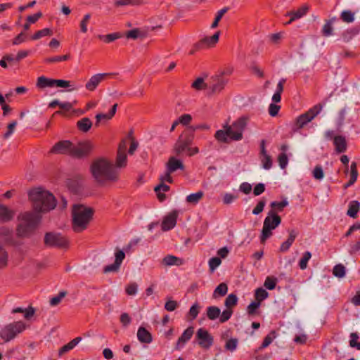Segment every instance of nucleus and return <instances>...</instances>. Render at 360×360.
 I'll return each mask as SVG.
<instances>
[{"instance_id":"33","label":"nucleus","mask_w":360,"mask_h":360,"mask_svg":"<svg viewBox=\"0 0 360 360\" xmlns=\"http://www.w3.org/2000/svg\"><path fill=\"white\" fill-rule=\"evenodd\" d=\"M127 165V155L126 153H124L123 150H117L116 162H115V168H122L126 167Z\"/></svg>"},{"instance_id":"52","label":"nucleus","mask_w":360,"mask_h":360,"mask_svg":"<svg viewBox=\"0 0 360 360\" xmlns=\"http://www.w3.org/2000/svg\"><path fill=\"white\" fill-rule=\"evenodd\" d=\"M333 273L338 278H343L345 276V268L342 264H338L333 267Z\"/></svg>"},{"instance_id":"19","label":"nucleus","mask_w":360,"mask_h":360,"mask_svg":"<svg viewBox=\"0 0 360 360\" xmlns=\"http://www.w3.org/2000/svg\"><path fill=\"white\" fill-rule=\"evenodd\" d=\"M194 333V328L192 326L187 328L181 335L179 338L175 349L176 350L181 349L185 344L192 338Z\"/></svg>"},{"instance_id":"8","label":"nucleus","mask_w":360,"mask_h":360,"mask_svg":"<svg viewBox=\"0 0 360 360\" xmlns=\"http://www.w3.org/2000/svg\"><path fill=\"white\" fill-rule=\"evenodd\" d=\"M44 243L46 246L58 249H68L70 242L68 238L57 232H47L45 233Z\"/></svg>"},{"instance_id":"18","label":"nucleus","mask_w":360,"mask_h":360,"mask_svg":"<svg viewBox=\"0 0 360 360\" xmlns=\"http://www.w3.org/2000/svg\"><path fill=\"white\" fill-rule=\"evenodd\" d=\"M178 217V212L174 210L167 214L163 219L162 223V229L164 231H169L173 229L176 224V219Z\"/></svg>"},{"instance_id":"20","label":"nucleus","mask_w":360,"mask_h":360,"mask_svg":"<svg viewBox=\"0 0 360 360\" xmlns=\"http://www.w3.org/2000/svg\"><path fill=\"white\" fill-rule=\"evenodd\" d=\"M333 144L335 151L338 153H342L346 151L347 144L345 138L343 136L338 135L334 136Z\"/></svg>"},{"instance_id":"54","label":"nucleus","mask_w":360,"mask_h":360,"mask_svg":"<svg viewBox=\"0 0 360 360\" xmlns=\"http://www.w3.org/2000/svg\"><path fill=\"white\" fill-rule=\"evenodd\" d=\"M70 58V54H65L63 56H58L54 57L48 58L45 60L46 63H56V62H60V61H65L69 60Z\"/></svg>"},{"instance_id":"25","label":"nucleus","mask_w":360,"mask_h":360,"mask_svg":"<svg viewBox=\"0 0 360 360\" xmlns=\"http://www.w3.org/2000/svg\"><path fill=\"white\" fill-rule=\"evenodd\" d=\"M92 122L88 117H83L77 122V127L79 131L86 133L92 127Z\"/></svg>"},{"instance_id":"21","label":"nucleus","mask_w":360,"mask_h":360,"mask_svg":"<svg viewBox=\"0 0 360 360\" xmlns=\"http://www.w3.org/2000/svg\"><path fill=\"white\" fill-rule=\"evenodd\" d=\"M137 338L141 343L149 344L153 341L151 333L144 327H140L137 331Z\"/></svg>"},{"instance_id":"14","label":"nucleus","mask_w":360,"mask_h":360,"mask_svg":"<svg viewBox=\"0 0 360 360\" xmlns=\"http://www.w3.org/2000/svg\"><path fill=\"white\" fill-rule=\"evenodd\" d=\"M115 262L113 264L105 266L103 268V273L117 272L120 270L122 261L125 258V253L123 250H117L115 252Z\"/></svg>"},{"instance_id":"37","label":"nucleus","mask_w":360,"mask_h":360,"mask_svg":"<svg viewBox=\"0 0 360 360\" xmlns=\"http://www.w3.org/2000/svg\"><path fill=\"white\" fill-rule=\"evenodd\" d=\"M203 195L204 193L202 191L191 193L186 197V202L192 205H195L202 198Z\"/></svg>"},{"instance_id":"50","label":"nucleus","mask_w":360,"mask_h":360,"mask_svg":"<svg viewBox=\"0 0 360 360\" xmlns=\"http://www.w3.org/2000/svg\"><path fill=\"white\" fill-rule=\"evenodd\" d=\"M53 34V31L49 28H44L43 30L37 31L32 37V40L39 39L45 36H51Z\"/></svg>"},{"instance_id":"1","label":"nucleus","mask_w":360,"mask_h":360,"mask_svg":"<svg viewBox=\"0 0 360 360\" xmlns=\"http://www.w3.org/2000/svg\"><path fill=\"white\" fill-rule=\"evenodd\" d=\"M90 172L94 181L99 186H105L119 181V172L113 163L108 160L101 158L92 162Z\"/></svg>"},{"instance_id":"10","label":"nucleus","mask_w":360,"mask_h":360,"mask_svg":"<svg viewBox=\"0 0 360 360\" xmlns=\"http://www.w3.org/2000/svg\"><path fill=\"white\" fill-rule=\"evenodd\" d=\"M247 117H241L228 127L232 140L239 141L243 139V132L247 125Z\"/></svg>"},{"instance_id":"29","label":"nucleus","mask_w":360,"mask_h":360,"mask_svg":"<svg viewBox=\"0 0 360 360\" xmlns=\"http://www.w3.org/2000/svg\"><path fill=\"white\" fill-rule=\"evenodd\" d=\"M82 340L81 337H77L75 339L72 340L70 342H69L68 344L65 345L60 349L58 352V355L60 356L63 355L65 353L69 352L70 350L72 349L79 342H80Z\"/></svg>"},{"instance_id":"55","label":"nucleus","mask_w":360,"mask_h":360,"mask_svg":"<svg viewBox=\"0 0 360 360\" xmlns=\"http://www.w3.org/2000/svg\"><path fill=\"white\" fill-rule=\"evenodd\" d=\"M232 314H233V310L231 309L226 308V309H224L222 311V313L219 317V321L221 323H224V322L227 321L228 320L230 319Z\"/></svg>"},{"instance_id":"4","label":"nucleus","mask_w":360,"mask_h":360,"mask_svg":"<svg viewBox=\"0 0 360 360\" xmlns=\"http://www.w3.org/2000/svg\"><path fill=\"white\" fill-rule=\"evenodd\" d=\"M94 210L82 205H74L72 210V229L76 233L85 230L92 219Z\"/></svg>"},{"instance_id":"35","label":"nucleus","mask_w":360,"mask_h":360,"mask_svg":"<svg viewBox=\"0 0 360 360\" xmlns=\"http://www.w3.org/2000/svg\"><path fill=\"white\" fill-rule=\"evenodd\" d=\"M143 4L142 0H115L114 1L115 7H122L126 6H139Z\"/></svg>"},{"instance_id":"27","label":"nucleus","mask_w":360,"mask_h":360,"mask_svg":"<svg viewBox=\"0 0 360 360\" xmlns=\"http://www.w3.org/2000/svg\"><path fill=\"white\" fill-rule=\"evenodd\" d=\"M162 262L165 266H181L184 264L182 259L171 255L165 256Z\"/></svg>"},{"instance_id":"62","label":"nucleus","mask_w":360,"mask_h":360,"mask_svg":"<svg viewBox=\"0 0 360 360\" xmlns=\"http://www.w3.org/2000/svg\"><path fill=\"white\" fill-rule=\"evenodd\" d=\"M138 285L136 283H131L126 287V293L129 295H134L136 294Z\"/></svg>"},{"instance_id":"9","label":"nucleus","mask_w":360,"mask_h":360,"mask_svg":"<svg viewBox=\"0 0 360 360\" xmlns=\"http://www.w3.org/2000/svg\"><path fill=\"white\" fill-rule=\"evenodd\" d=\"M194 129L192 131H185L179 137L174 145V152L177 155L187 151L194 139Z\"/></svg>"},{"instance_id":"38","label":"nucleus","mask_w":360,"mask_h":360,"mask_svg":"<svg viewBox=\"0 0 360 360\" xmlns=\"http://www.w3.org/2000/svg\"><path fill=\"white\" fill-rule=\"evenodd\" d=\"M221 314V310L215 306L208 307L207 308V316L210 320H215Z\"/></svg>"},{"instance_id":"3","label":"nucleus","mask_w":360,"mask_h":360,"mask_svg":"<svg viewBox=\"0 0 360 360\" xmlns=\"http://www.w3.org/2000/svg\"><path fill=\"white\" fill-rule=\"evenodd\" d=\"M41 216L34 212H20L17 217L16 236L18 238H28L36 230Z\"/></svg>"},{"instance_id":"64","label":"nucleus","mask_w":360,"mask_h":360,"mask_svg":"<svg viewBox=\"0 0 360 360\" xmlns=\"http://www.w3.org/2000/svg\"><path fill=\"white\" fill-rule=\"evenodd\" d=\"M120 323L124 327L128 326L131 321V319L127 313H122L120 315Z\"/></svg>"},{"instance_id":"41","label":"nucleus","mask_w":360,"mask_h":360,"mask_svg":"<svg viewBox=\"0 0 360 360\" xmlns=\"http://www.w3.org/2000/svg\"><path fill=\"white\" fill-rule=\"evenodd\" d=\"M276 338V332L275 330H271L269 334H268L264 339L263 342L261 346L259 347V350H262L266 347H267Z\"/></svg>"},{"instance_id":"26","label":"nucleus","mask_w":360,"mask_h":360,"mask_svg":"<svg viewBox=\"0 0 360 360\" xmlns=\"http://www.w3.org/2000/svg\"><path fill=\"white\" fill-rule=\"evenodd\" d=\"M117 104L115 103L112 106V108L109 111L108 113L104 114V113H99L96 115V122L95 125L98 126L99 122L101 120H110L116 113Z\"/></svg>"},{"instance_id":"16","label":"nucleus","mask_w":360,"mask_h":360,"mask_svg":"<svg viewBox=\"0 0 360 360\" xmlns=\"http://www.w3.org/2000/svg\"><path fill=\"white\" fill-rule=\"evenodd\" d=\"M72 143L70 141H60L56 143L51 150L53 153L66 154L72 156Z\"/></svg>"},{"instance_id":"6","label":"nucleus","mask_w":360,"mask_h":360,"mask_svg":"<svg viewBox=\"0 0 360 360\" xmlns=\"http://www.w3.org/2000/svg\"><path fill=\"white\" fill-rule=\"evenodd\" d=\"M281 223V218L274 210L268 212L264 219L260 240L264 243L269 238L272 236V230L275 229Z\"/></svg>"},{"instance_id":"39","label":"nucleus","mask_w":360,"mask_h":360,"mask_svg":"<svg viewBox=\"0 0 360 360\" xmlns=\"http://www.w3.org/2000/svg\"><path fill=\"white\" fill-rule=\"evenodd\" d=\"M215 138L220 142L227 143L228 142V136L231 138V133H229V129L228 127L225 131L224 130H218L215 134Z\"/></svg>"},{"instance_id":"46","label":"nucleus","mask_w":360,"mask_h":360,"mask_svg":"<svg viewBox=\"0 0 360 360\" xmlns=\"http://www.w3.org/2000/svg\"><path fill=\"white\" fill-rule=\"evenodd\" d=\"M229 9V7H224L217 13L216 17L211 25V28H216L218 26L219 22L221 20L224 15L227 13Z\"/></svg>"},{"instance_id":"5","label":"nucleus","mask_w":360,"mask_h":360,"mask_svg":"<svg viewBox=\"0 0 360 360\" xmlns=\"http://www.w3.org/2000/svg\"><path fill=\"white\" fill-rule=\"evenodd\" d=\"M27 327V326L22 321L8 323L0 330V338L4 342H10L22 333Z\"/></svg>"},{"instance_id":"15","label":"nucleus","mask_w":360,"mask_h":360,"mask_svg":"<svg viewBox=\"0 0 360 360\" xmlns=\"http://www.w3.org/2000/svg\"><path fill=\"white\" fill-rule=\"evenodd\" d=\"M112 75V73H98L94 75L86 83L85 88L89 91H94L101 82Z\"/></svg>"},{"instance_id":"61","label":"nucleus","mask_w":360,"mask_h":360,"mask_svg":"<svg viewBox=\"0 0 360 360\" xmlns=\"http://www.w3.org/2000/svg\"><path fill=\"white\" fill-rule=\"evenodd\" d=\"M278 161L279 166L282 169H285L288 165V159L287 155L285 153H282L278 155Z\"/></svg>"},{"instance_id":"32","label":"nucleus","mask_w":360,"mask_h":360,"mask_svg":"<svg viewBox=\"0 0 360 360\" xmlns=\"http://www.w3.org/2000/svg\"><path fill=\"white\" fill-rule=\"evenodd\" d=\"M285 81H286L285 79L282 78L278 82V83L277 84L276 91V92L274 93V94L272 96V101L274 103H278V102L281 101V94H282V92L283 91V85H284Z\"/></svg>"},{"instance_id":"11","label":"nucleus","mask_w":360,"mask_h":360,"mask_svg":"<svg viewBox=\"0 0 360 360\" xmlns=\"http://www.w3.org/2000/svg\"><path fill=\"white\" fill-rule=\"evenodd\" d=\"M224 74V72H221L209 79L208 89L211 90V94H217L224 89L227 83V80L223 77Z\"/></svg>"},{"instance_id":"57","label":"nucleus","mask_w":360,"mask_h":360,"mask_svg":"<svg viewBox=\"0 0 360 360\" xmlns=\"http://www.w3.org/2000/svg\"><path fill=\"white\" fill-rule=\"evenodd\" d=\"M67 295V292L66 291H60L59 292V294L56 296V297H52L51 300H50V304L51 306H56L58 305L61 300Z\"/></svg>"},{"instance_id":"63","label":"nucleus","mask_w":360,"mask_h":360,"mask_svg":"<svg viewBox=\"0 0 360 360\" xmlns=\"http://www.w3.org/2000/svg\"><path fill=\"white\" fill-rule=\"evenodd\" d=\"M265 205V200H261L260 201H259L256 207L253 209L252 214L255 215L260 214L263 211Z\"/></svg>"},{"instance_id":"53","label":"nucleus","mask_w":360,"mask_h":360,"mask_svg":"<svg viewBox=\"0 0 360 360\" xmlns=\"http://www.w3.org/2000/svg\"><path fill=\"white\" fill-rule=\"evenodd\" d=\"M277 283V278L272 276H268L266 277L264 285L266 288L268 290H274L276 288Z\"/></svg>"},{"instance_id":"31","label":"nucleus","mask_w":360,"mask_h":360,"mask_svg":"<svg viewBox=\"0 0 360 360\" xmlns=\"http://www.w3.org/2000/svg\"><path fill=\"white\" fill-rule=\"evenodd\" d=\"M360 209V203L357 200H352L349 202L347 214L352 218H356L357 213Z\"/></svg>"},{"instance_id":"49","label":"nucleus","mask_w":360,"mask_h":360,"mask_svg":"<svg viewBox=\"0 0 360 360\" xmlns=\"http://www.w3.org/2000/svg\"><path fill=\"white\" fill-rule=\"evenodd\" d=\"M340 18L345 22H352L354 20V13L349 10L343 11L340 14Z\"/></svg>"},{"instance_id":"12","label":"nucleus","mask_w":360,"mask_h":360,"mask_svg":"<svg viewBox=\"0 0 360 360\" xmlns=\"http://www.w3.org/2000/svg\"><path fill=\"white\" fill-rule=\"evenodd\" d=\"M93 149V145L89 141L72 143V156L77 158H82L87 156Z\"/></svg>"},{"instance_id":"2","label":"nucleus","mask_w":360,"mask_h":360,"mask_svg":"<svg viewBox=\"0 0 360 360\" xmlns=\"http://www.w3.org/2000/svg\"><path fill=\"white\" fill-rule=\"evenodd\" d=\"M35 213L40 214L53 210L56 206V200L53 195L42 188H36L28 193Z\"/></svg>"},{"instance_id":"59","label":"nucleus","mask_w":360,"mask_h":360,"mask_svg":"<svg viewBox=\"0 0 360 360\" xmlns=\"http://www.w3.org/2000/svg\"><path fill=\"white\" fill-rule=\"evenodd\" d=\"M261 161L264 169H269L271 167L272 160L269 155L262 156Z\"/></svg>"},{"instance_id":"43","label":"nucleus","mask_w":360,"mask_h":360,"mask_svg":"<svg viewBox=\"0 0 360 360\" xmlns=\"http://www.w3.org/2000/svg\"><path fill=\"white\" fill-rule=\"evenodd\" d=\"M228 292V285L225 283H220L214 290L213 297L216 298L217 296L223 297L226 295Z\"/></svg>"},{"instance_id":"44","label":"nucleus","mask_w":360,"mask_h":360,"mask_svg":"<svg viewBox=\"0 0 360 360\" xmlns=\"http://www.w3.org/2000/svg\"><path fill=\"white\" fill-rule=\"evenodd\" d=\"M269 296L268 292L262 288H257L255 292V300L257 302H261L267 298Z\"/></svg>"},{"instance_id":"47","label":"nucleus","mask_w":360,"mask_h":360,"mask_svg":"<svg viewBox=\"0 0 360 360\" xmlns=\"http://www.w3.org/2000/svg\"><path fill=\"white\" fill-rule=\"evenodd\" d=\"M191 86L198 91L205 89H208V82L205 83L204 79L202 77H198L193 82Z\"/></svg>"},{"instance_id":"22","label":"nucleus","mask_w":360,"mask_h":360,"mask_svg":"<svg viewBox=\"0 0 360 360\" xmlns=\"http://www.w3.org/2000/svg\"><path fill=\"white\" fill-rule=\"evenodd\" d=\"M15 212L8 207L0 205V221L7 222L12 220L14 217Z\"/></svg>"},{"instance_id":"36","label":"nucleus","mask_w":360,"mask_h":360,"mask_svg":"<svg viewBox=\"0 0 360 360\" xmlns=\"http://www.w3.org/2000/svg\"><path fill=\"white\" fill-rule=\"evenodd\" d=\"M335 20V18H333L332 19L326 21L322 29V34L324 37H329L332 35L333 30V23Z\"/></svg>"},{"instance_id":"45","label":"nucleus","mask_w":360,"mask_h":360,"mask_svg":"<svg viewBox=\"0 0 360 360\" xmlns=\"http://www.w3.org/2000/svg\"><path fill=\"white\" fill-rule=\"evenodd\" d=\"M122 37V34L119 32H114L106 35H98V37L100 39L104 40L106 43L112 42Z\"/></svg>"},{"instance_id":"42","label":"nucleus","mask_w":360,"mask_h":360,"mask_svg":"<svg viewBox=\"0 0 360 360\" xmlns=\"http://www.w3.org/2000/svg\"><path fill=\"white\" fill-rule=\"evenodd\" d=\"M238 301V298L236 295L235 294H230L229 295L225 301H224V305L228 309H231L237 305Z\"/></svg>"},{"instance_id":"40","label":"nucleus","mask_w":360,"mask_h":360,"mask_svg":"<svg viewBox=\"0 0 360 360\" xmlns=\"http://www.w3.org/2000/svg\"><path fill=\"white\" fill-rule=\"evenodd\" d=\"M8 254L5 248L0 243V269L5 268L8 264Z\"/></svg>"},{"instance_id":"23","label":"nucleus","mask_w":360,"mask_h":360,"mask_svg":"<svg viewBox=\"0 0 360 360\" xmlns=\"http://www.w3.org/2000/svg\"><path fill=\"white\" fill-rule=\"evenodd\" d=\"M308 11L309 6L307 5H304L299 8L297 11H291L288 12L285 14V16L291 17V20H296L305 15Z\"/></svg>"},{"instance_id":"30","label":"nucleus","mask_w":360,"mask_h":360,"mask_svg":"<svg viewBox=\"0 0 360 360\" xmlns=\"http://www.w3.org/2000/svg\"><path fill=\"white\" fill-rule=\"evenodd\" d=\"M36 85L39 89L53 87L54 86V79H49L46 77L41 76L38 77Z\"/></svg>"},{"instance_id":"17","label":"nucleus","mask_w":360,"mask_h":360,"mask_svg":"<svg viewBox=\"0 0 360 360\" xmlns=\"http://www.w3.org/2000/svg\"><path fill=\"white\" fill-rule=\"evenodd\" d=\"M220 32L218 31L210 37H204L198 42L195 44L196 49H202L206 47L214 46L219 41Z\"/></svg>"},{"instance_id":"60","label":"nucleus","mask_w":360,"mask_h":360,"mask_svg":"<svg viewBox=\"0 0 360 360\" xmlns=\"http://www.w3.org/2000/svg\"><path fill=\"white\" fill-rule=\"evenodd\" d=\"M192 120V116L190 114H184L178 119V122L184 126L188 125Z\"/></svg>"},{"instance_id":"7","label":"nucleus","mask_w":360,"mask_h":360,"mask_svg":"<svg viewBox=\"0 0 360 360\" xmlns=\"http://www.w3.org/2000/svg\"><path fill=\"white\" fill-rule=\"evenodd\" d=\"M323 105L319 103L311 108L306 112L298 116L295 120V124L292 127L293 131L296 132L302 129L309 122L313 120L321 111Z\"/></svg>"},{"instance_id":"34","label":"nucleus","mask_w":360,"mask_h":360,"mask_svg":"<svg viewBox=\"0 0 360 360\" xmlns=\"http://www.w3.org/2000/svg\"><path fill=\"white\" fill-rule=\"evenodd\" d=\"M13 230L6 226L0 228V240L8 242L12 239Z\"/></svg>"},{"instance_id":"56","label":"nucleus","mask_w":360,"mask_h":360,"mask_svg":"<svg viewBox=\"0 0 360 360\" xmlns=\"http://www.w3.org/2000/svg\"><path fill=\"white\" fill-rule=\"evenodd\" d=\"M238 346V340L236 338H231L226 341L225 344L226 349L233 352L236 349Z\"/></svg>"},{"instance_id":"28","label":"nucleus","mask_w":360,"mask_h":360,"mask_svg":"<svg viewBox=\"0 0 360 360\" xmlns=\"http://www.w3.org/2000/svg\"><path fill=\"white\" fill-rule=\"evenodd\" d=\"M11 312L13 314L22 313L23 314L25 319L29 320L34 316L35 309L31 306H30L28 308L16 307L13 309Z\"/></svg>"},{"instance_id":"51","label":"nucleus","mask_w":360,"mask_h":360,"mask_svg":"<svg viewBox=\"0 0 360 360\" xmlns=\"http://www.w3.org/2000/svg\"><path fill=\"white\" fill-rule=\"evenodd\" d=\"M311 257V254L309 251H306L303 254V256L299 262V266L302 270L307 269V263Z\"/></svg>"},{"instance_id":"58","label":"nucleus","mask_w":360,"mask_h":360,"mask_svg":"<svg viewBox=\"0 0 360 360\" xmlns=\"http://www.w3.org/2000/svg\"><path fill=\"white\" fill-rule=\"evenodd\" d=\"M221 263V260L218 257H214L209 260V266L211 271H214Z\"/></svg>"},{"instance_id":"48","label":"nucleus","mask_w":360,"mask_h":360,"mask_svg":"<svg viewBox=\"0 0 360 360\" xmlns=\"http://www.w3.org/2000/svg\"><path fill=\"white\" fill-rule=\"evenodd\" d=\"M359 29L354 27L346 30L342 34V39L345 41L348 42L354 36L359 33Z\"/></svg>"},{"instance_id":"13","label":"nucleus","mask_w":360,"mask_h":360,"mask_svg":"<svg viewBox=\"0 0 360 360\" xmlns=\"http://www.w3.org/2000/svg\"><path fill=\"white\" fill-rule=\"evenodd\" d=\"M196 339L198 340V345L203 349H209L213 344V337L209 333V332L200 328L197 330Z\"/></svg>"},{"instance_id":"24","label":"nucleus","mask_w":360,"mask_h":360,"mask_svg":"<svg viewBox=\"0 0 360 360\" xmlns=\"http://www.w3.org/2000/svg\"><path fill=\"white\" fill-rule=\"evenodd\" d=\"M167 169L169 172H174L177 169L183 170L184 166L181 160L176 159L174 157H171L167 163Z\"/></svg>"}]
</instances>
